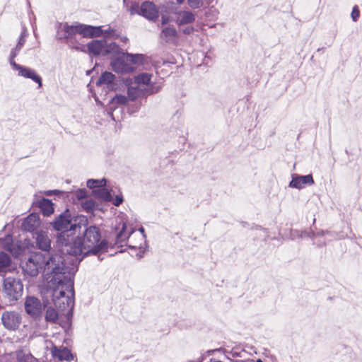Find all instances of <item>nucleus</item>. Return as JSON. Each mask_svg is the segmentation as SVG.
Here are the masks:
<instances>
[{"label":"nucleus","instance_id":"f257e3e1","mask_svg":"<svg viewBox=\"0 0 362 362\" xmlns=\"http://www.w3.org/2000/svg\"><path fill=\"white\" fill-rule=\"evenodd\" d=\"M76 272L74 262H68L62 254L51 253L45 261L44 273L52 276L47 292L59 310H64L74 305V276Z\"/></svg>","mask_w":362,"mask_h":362},{"label":"nucleus","instance_id":"f03ea898","mask_svg":"<svg viewBox=\"0 0 362 362\" xmlns=\"http://www.w3.org/2000/svg\"><path fill=\"white\" fill-rule=\"evenodd\" d=\"M84 227L81 235L74 236L65 253L66 255L76 257V259H69L68 257L64 256L68 262H74L76 267L86 257L106 252L109 245L108 241L102 238L99 227L95 225L88 226V223Z\"/></svg>","mask_w":362,"mask_h":362},{"label":"nucleus","instance_id":"7ed1b4c3","mask_svg":"<svg viewBox=\"0 0 362 362\" xmlns=\"http://www.w3.org/2000/svg\"><path fill=\"white\" fill-rule=\"evenodd\" d=\"M88 224V218L83 215H75L66 208L63 212L56 216L50 222V226L56 232L55 247L65 255L78 230Z\"/></svg>","mask_w":362,"mask_h":362},{"label":"nucleus","instance_id":"20e7f679","mask_svg":"<svg viewBox=\"0 0 362 362\" xmlns=\"http://www.w3.org/2000/svg\"><path fill=\"white\" fill-rule=\"evenodd\" d=\"M86 47L87 53L94 57H105L111 53H117L120 49L116 42L107 43L105 40H93Z\"/></svg>","mask_w":362,"mask_h":362},{"label":"nucleus","instance_id":"39448f33","mask_svg":"<svg viewBox=\"0 0 362 362\" xmlns=\"http://www.w3.org/2000/svg\"><path fill=\"white\" fill-rule=\"evenodd\" d=\"M23 284L21 279L6 277L4 280L3 292L9 302L17 301L23 295Z\"/></svg>","mask_w":362,"mask_h":362},{"label":"nucleus","instance_id":"423d86ee","mask_svg":"<svg viewBox=\"0 0 362 362\" xmlns=\"http://www.w3.org/2000/svg\"><path fill=\"white\" fill-rule=\"evenodd\" d=\"M47 300L42 303L35 296H28L25 301V310L26 313L35 320H38L42 315V307H47Z\"/></svg>","mask_w":362,"mask_h":362},{"label":"nucleus","instance_id":"0eeeda50","mask_svg":"<svg viewBox=\"0 0 362 362\" xmlns=\"http://www.w3.org/2000/svg\"><path fill=\"white\" fill-rule=\"evenodd\" d=\"M41 255H31L25 262L21 263V267L25 274L30 276H36L41 269Z\"/></svg>","mask_w":362,"mask_h":362},{"label":"nucleus","instance_id":"6e6552de","mask_svg":"<svg viewBox=\"0 0 362 362\" xmlns=\"http://www.w3.org/2000/svg\"><path fill=\"white\" fill-rule=\"evenodd\" d=\"M128 62L129 61L123 52L121 56L113 59L110 62V65L113 71L116 73L129 74L133 72L135 68L131 64H129Z\"/></svg>","mask_w":362,"mask_h":362},{"label":"nucleus","instance_id":"1a4fd4ad","mask_svg":"<svg viewBox=\"0 0 362 362\" xmlns=\"http://www.w3.org/2000/svg\"><path fill=\"white\" fill-rule=\"evenodd\" d=\"M138 15L143 16L150 21L155 22L159 16V11L153 2L144 1L140 6Z\"/></svg>","mask_w":362,"mask_h":362},{"label":"nucleus","instance_id":"9d476101","mask_svg":"<svg viewBox=\"0 0 362 362\" xmlns=\"http://www.w3.org/2000/svg\"><path fill=\"white\" fill-rule=\"evenodd\" d=\"M2 324L4 327L9 330H16L21 322V317L17 312L6 311L1 316Z\"/></svg>","mask_w":362,"mask_h":362},{"label":"nucleus","instance_id":"9b49d317","mask_svg":"<svg viewBox=\"0 0 362 362\" xmlns=\"http://www.w3.org/2000/svg\"><path fill=\"white\" fill-rule=\"evenodd\" d=\"M291 180L288 187L298 189H303L306 185L310 186L315 183L313 177L311 174L300 175L296 173L292 174Z\"/></svg>","mask_w":362,"mask_h":362},{"label":"nucleus","instance_id":"f8f14e48","mask_svg":"<svg viewBox=\"0 0 362 362\" xmlns=\"http://www.w3.org/2000/svg\"><path fill=\"white\" fill-rule=\"evenodd\" d=\"M13 69L18 70V75L23 76L26 78H30L34 82L38 84V88H41L42 86V80L41 76L36 73V71L29 67H26L18 64H13Z\"/></svg>","mask_w":362,"mask_h":362},{"label":"nucleus","instance_id":"ddd939ff","mask_svg":"<svg viewBox=\"0 0 362 362\" xmlns=\"http://www.w3.org/2000/svg\"><path fill=\"white\" fill-rule=\"evenodd\" d=\"M33 238L35 240V244L38 249L49 252L51 250V240L47 232L42 230H37L33 233Z\"/></svg>","mask_w":362,"mask_h":362},{"label":"nucleus","instance_id":"4468645a","mask_svg":"<svg viewBox=\"0 0 362 362\" xmlns=\"http://www.w3.org/2000/svg\"><path fill=\"white\" fill-rule=\"evenodd\" d=\"M40 225V216L37 213H32L28 215L21 224V230L30 232L33 234L35 230Z\"/></svg>","mask_w":362,"mask_h":362},{"label":"nucleus","instance_id":"2eb2a0df","mask_svg":"<svg viewBox=\"0 0 362 362\" xmlns=\"http://www.w3.org/2000/svg\"><path fill=\"white\" fill-rule=\"evenodd\" d=\"M103 33V30L101 26L81 24L80 34L82 35L83 37H98L102 35Z\"/></svg>","mask_w":362,"mask_h":362},{"label":"nucleus","instance_id":"dca6fc26","mask_svg":"<svg viewBox=\"0 0 362 362\" xmlns=\"http://www.w3.org/2000/svg\"><path fill=\"white\" fill-rule=\"evenodd\" d=\"M51 352L54 358H57L61 361H71L74 359V355L67 347L54 346L52 348Z\"/></svg>","mask_w":362,"mask_h":362},{"label":"nucleus","instance_id":"f3484780","mask_svg":"<svg viewBox=\"0 0 362 362\" xmlns=\"http://www.w3.org/2000/svg\"><path fill=\"white\" fill-rule=\"evenodd\" d=\"M125 85L128 86L127 88V100H130L132 101H134L136 99L139 98H144L142 88L137 86L136 87L130 86L132 83V78H126L123 79Z\"/></svg>","mask_w":362,"mask_h":362},{"label":"nucleus","instance_id":"a211bd4d","mask_svg":"<svg viewBox=\"0 0 362 362\" xmlns=\"http://www.w3.org/2000/svg\"><path fill=\"white\" fill-rule=\"evenodd\" d=\"M40 208L44 216H49L54 211V204L51 200L47 198H42L33 203Z\"/></svg>","mask_w":362,"mask_h":362},{"label":"nucleus","instance_id":"6ab92c4d","mask_svg":"<svg viewBox=\"0 0 362 362\" xmlns=\"http://www.w3.org/2000/svg\"><path fill=\"white\" fill-rule=\"evenodd\" d=\"M115 78V76L112 73L104 71L96 81V86L107 85L108 89H116V84L114 83Z\"/></svg>","mask_w":362,"mask_h":362},{"label":"nucleus","instance_id":"aec40b11","mask_svg":"<svg viewBox=\"0 0 362 362\" xmlns=\"http://www.w3.org/2000/svg\"><path fill=\"white\" fill-rule=\"evenodd\" d=\"M81 24L77 23L76 25H69L65 23L63 25L64 35L58 37L59 40H69L71 39L76 33L80 34Z\"/></svg>","mask_w":362,"mask_h":362},{"label":"nucleus","instance_id":"412c9836","mask_svg":"<svg viewBox=\"0 0 362 362\" xmlns=\"http://www.w3.org/2000/svg\"><path fill=\"white\" fill-rule=\"evenodd\" d=\"M180 17L175 20V23L180 27L184 25L190 24L195 21L194 14L189 11H182L176 13Z\"/></svg>","mask_w":362,"mask_h":362},{"label":"nucleus","instance_id":"4be33fe9","mask_svg":"<svg viewBox=\"0 0 362 362\" xmlns=\"http://www.w3.org/2000/svg\"><path fill=\"white\" fill-rule=\"evenodd\" d=\"M124 56L127 58L129 62L135 65H144L148 57L143 54H132L129 52H124Z\"/></svg>","mask_w":362,"mask_h":362},{"label":"nucleus","instance_id":"5701e85b","mask_svg":"<svg viewBox=\"0 0 362 362\" xmlns=\"http://www.w3.org/2000/svg\"><path fill=\"white\" fill-rule=\"evenodd\" d=\"M177 37V30L173 27H165L162 30L160 33V38L166 43L173 41Z\"/></svg>","mask_w":362,"mask_h":362},{"label":"nucleus","instance_id":"b1692460","mask_svg":"<svg viewBox=\"0 0 362 362\" xmlns=\"http://www.w3.org/2000/svg\"><path fill=\"white\" fill-rule=\"evenodd\" d=\"M91 194L94 197L103 199L105 202H110L112 200V196L110 191L104 187L93 189Z\"/></svg>","mask_w":362,"mask_h":362},{"label":"nucleus","instance_id":"393cba45","mask_svg":"<svg viewBox=\"0 0 362 362\" xmlns=\"http://www.w3.org/2000/svg\"><path fill=\"white\" fill-rule=\"evenodd\" d=\"M146 86L147 87L142 88L143 96L145 98L148 95L158 93L161 89L160 85H157L155 83H150L149 85Z\"/></svg>","mask_w":362,"mask_h":362},{"label":"nucleus","instance_id":"a878e982","mask_svg":"<svg viewBox=\"0 0 362 362\" xmlns=\"http://www.w3.org/2000/svg\"><path fill=\"white\" fill-rule=\"evenodd\" d=\"M47 310L45 312V320L47 322L55 323L59 317V314L57 311L53 308L52 307H47Z\"/></svg>","mask_w":362,"mask_h":362},{"label":"nucleus","instance_id":"bb28decb","mask_svg":"<svg viewBox=\"0 0 362 362\" xmlns=\"http://www.w3.org/2000/svg\"><path fill=\"white\" fill-rule=\"evenodd\" d=\"M107 180L105 178L100 180L89 179L87 181V187L90 189H99L106 185Z\"/></svg>","mask_w":362,"mask_h":362},{"label":"nucleus","instance_id":"cd10ccee","mask_svg":"<svg viewBox=\"0 0 362 362\" xmlns=\"http://www.w3.org/2000/svg\"><path fill=\"white\" fill-rule=\"evenodd\" d=\"M151 74L141 73L134 77L135 83L139 86L140 84L149 85L151 83Z\"/></svg>","mask_w":362,"mask_h":362},{"label":"nucleus","instance_id":"c85d7f7f","mask_svg":"<svg viewBox=\"0 0 362 362\" xmlns=\"http://www.w3.org/2000/svg\"><path fill=\"white\" fill-rule=\"evenodd\" d=\"M11 259L10 256L5 252H0V272L11 265Z\"/></svg>","mask_w":362,"mask_h":362},{"label":"nucleus","instance_id":"c756f323","mask_svg":"<svg viewBox=\"0 0 362 362\" xmlns=\"http://www.w3.org/2000/svg\"><path fill=\"white\" fill-rule=\"evenodd\" d=\"M82 208L88 214H92L95 209L96 202L92 199H86L82 202Z\"/></svg>","mask_w":362,"mask_h":362},{"label":"nucleus","instance_id":"7c9ffc66","mask_svg":"<svg viewBox=\"0 0 362 362\" xmlns=\"http://www.w3.org/2000/svg\"><path fill=\"white\" fill-rule=\"evenodd\" d=\"M127 224L123 223L121 230L117 234L116 243H122L129 238V235L126 233Z\"/></svg>","mask_w":362,"mask_h":362},{"label":"nucleus","instance_id":"2f4dec72","mask_svg":"<svg viewBox=\"0 0 362 362\" xmlns=\"http://www.w3.org/2000/svg\"><path fill=\"white\" fill-rule=\"evenodd\" d=\"M127 97L121 95L117 94L114 98H112L110 100V103L112 104H118V105H125L127 103Z\"/></svg>","mask_w":362,"mask_h":362},{"label":"nucleus","instance_id":"473e14b6","mask_svg":"<svg viewBox=\"0 0 362 362\" xmlns=\"http://www.w3.org/2000/svg\"><path fill=\"white\" fill-rule=\"evenodd\" d=\"M21 49L22 48H21L18 46H16L11 51L8 59H9V63H10L11 66H12V68L13 67V64H16V62L14 61V59L18 55Z\"/></svg>","mask_w":362,"mask_h":362},{"label":"nucleus","instance_id":"72a5a7b5","mask_svg":"<svg viewBox=\"0 0 362 362\" xmlns=\"http://www.w3.org/2000/svg\"><path fill=\"white\" fill-rule=\"evenodd\" d=\"M204 0H187L189 6L193 9L199 8L203 5Z\"/></svg>","mask_w":362,"mask_h":362},{"label":"nucleus","instance_id":"f704fd0d","mask_svg":"<svg viewBox=\"0 0 362 362\" xmlns=\"http://www.w3.org/2000/svg\"><path fill=\"white\" fill-rule=\"evenodd\" d=\"M75 195L78 200H81L88 197V192L85 188H81L76 191Z\"/></svg>","mask_w":362,"mask_h":362},{"label":"nucleus","instance_id":"c9c22d12","mask_svg":"<svg viewBox=\"0 0 362 362\" xmlns=\"http://www.w3.org/2000/svg\"><path fill=\"white\" fill-rule=\"evenodd\" d=\"M141 106V103H136L134 104L129 105L128 106L127 112L129 114L135 113V112H138Z\"/></svg>","mask_w":362,"mask_h":362},{"label":"nucleus","instance_id":"e433bc0d","mask_svg":"<svg viewBox=\"0 0 362 362\" xmlns=\"http://www.w3.org/2000/svg\"><path fill=\"white\" fill-rule=\"evenodd\" d=\"M351 16L353 21L356 22L358 21L360 16V11L358 6L356 5L353 7Z\"/></svg>","mask_w":362,"mask_h":362},{"label":"nucleus","instance_id":"4c0bfd02","mask_svg":"<svg viewBox=\"0 0 362 362\" xmlns=\"http://www.w3.org/2000/svg\"><path fill=\"white\" fill-rule=\"evenodd\" d=\"M129 248L134 250H138L136 252L135 256L137 257L138 259H141L144 257V254L145 252V250L142 249L141 247L137 248L136 246H129Z\"/></svg>","mask_w":362,"mask_h":362},{"label":"nucleus","instance_id":"58836bf2","mask_svg":"<svg viewBox=\"0 0 362 362\" xmlns=\"http://www.w3.org/2000/svg\"><path fill=\"white\" fill-rule=\"evenodd\" d=\"M307 233L305 231H301L297 230H291V236L292 239L298 238H303Z\"/></svg>","mask_w":362,"mask_h":362},{"label":"nucleus","instance_id":"ea45409f","mask_svg":"<svg viewBox=\"0 0 362 362\" xmlns=\"http://www.w3.org/2000/svg\"><path fill=\"white\" fill-rule=\"evenodd\" d=\"M123 201H124V199H123L122 195L121 194H117V195L115 196V197L112 200V204L115 206H120L122 204Z\"/></svg>","mask_w":362,"mask_h":362},{"label":"nucleus","instance_id":"a19ab883","mask_svg":"<svg viewBox=\"0 0 362 362\" xmlns=\"http://www.w3.org/2000/svg\"><path fill=\"white\" fill-rule=\"evenodd\" d=\"M139 8H140V6H139V4H134L132 5V6L129 9L130 13L132 15L138 14V13H139Z\"/></svg>","mask_w":362,"mask_h":362},{"label":"nucleus","instance_id":"79ce46f5","mask_svg":"<svg viewBox=\"0 0 362 362\" xmlns=\"http://www.w3.org/2000/svg\"><path fill=\"white\" fill-rule=\"evenodd\" d=\"M68 309V311L66 314V320L71 323V318H72V316H73V310H74V306H71Z\"/></svg>","mask_w":362,"mask_h":362},{"label":"nucleus","instance_id":"37998d69","mask_svg":"<svg viewBox=\"0 0 362 362\" xmlns=\"http://www.w3.org/2000/svg\"><path fill=\"white\" fill-rule=\"evenodd\" d=\"M115 30L114 29H112L110 27H109L106 30H103V33L105 36L110 37V36H114Z\"/></svg>","mask_w":362,"mask_h":362},{"label":"nucleus","instance_id":"c03bdc74","mask_svg":"<svg viewBox=\"0 0 362 362\" xmlns=\"http://www.w3.org/2000/svg\"><path fill=\"white\" fill-rule=\"evenodd\" d=\"M194 31V28L192 26H187L182 30V33L185 35H191Z\"/></svg>","mask_w":362,"mask_h":362},{"label":"nucleus","instance_id":"a18cd8bd","mask_svg":"<svg viewBox=\"0 0 362 362\" xmlns=\"http://www.w3.org/2000/svg\"><path fill=\"white\" fill-rule=\"evenodd\" d=\"M25 42V38L19 37L16 46L22 48L23 47Z\"/></svg>","mask_w":362,"mask_h":362},{"label":"nucleus","instance_id":"49530a36","mask_svg":"<svg viewBox=\"0 0 362 362\" xmlns=\"http://www.w3.org/2000/svg\"><path fill=\"white\" fill-rule=\"evenodd\" d=\"M62 192L58 189H54V190H49L46 192V194L48 196H51L52 194H59Z\"/></svg>","mask_w":362,"mask_h":362},{"label":"nucleus","instance_id":"de8ad7c7","mask_svg":"<svg viewBox=\"0 0 362 362\" xmlns=\"http://www.w3.org/2000/svg\"><path fill=\"white\" fill-rule=\"evenodd\" d=\"M27 35H28L27 28L25 26H23L22 30H21V35L19 37L25 38Z\"/></svg>","mask_w":362,"mask_h":362},{"label":"nucleus","instance_id":"09e8293b","mask_svg":"<svg viewBox=\"0 0 362 362\" xmlns=\"http://www.w3.org/2000/svg\"><path fill=\"white\" fill-rule=\"evenodd\" d=\"M71 48L76 51L87 52V51L85 49V48L82 46L76 45V46L71 47Z\"/></svg>","mask_w":362,"mask_h":362},{"label":"nucleus","instance_id":"8fccbe9b","mask_svg":"<svg viewBox=\"0 0 362 362\" xmlns=\"http://www.w3.org/2000/svg\"><path fill=\"white\" fill-rule=\"evenodd\" d=\"M168 22H169V17L167 16L163 15L161 17V24L163 25L167 24Z\"/></svg>","mask_w":362,"mask_h":362},{"label":"nucleus","instance_id":"3c124183","mask_svg":"<svg viewBox=\"0 0 362 362\" xmlns=\"http://www.w3.org/2000/svg\"><path fill=\"white\" fill-rule=\"evenodd\" d=\"M231 362H253L254 361L252 359H247V360H233L230 359Z\"/></svg>","mask_w":362,"mask_h":362},{"label":"nucleus","instance_id":"603ef678","mask_svg":"<svg viewBox=\"0 0 362 362\" xmlns=\"http://www.w3.org/2000/svg\"><path fill=\"white\" fill-rule=\"evenodd\" d=\"M139 231L143 235V237L146 238V234H145V230L144 228V227H140L139 228Z\"/></svg>","mask_w":362,"mask_h":362},{"label":"nucleus","instance_id":"864d4df0","mask_svg":"<svg viewBox=\"0 0 362 362\" xmlns=\"http://www.w3.org/2000/svg\"><path fill=\"white\" fill-rule=\"evenodd\" d=\"M328 233H329V232H328V231H327V230H326V231H325V230H321V231L318 232V233L316 234V235H317V236H322V235H325V234Z\"/></svg>","mask_w":362,"mask_h":362},{"label":"nucleus","instance_id":"5fc2aeb1","mask_svg":"<svg viewBox=\"0 0 362 362\" xmlns=\"http://www.w3.org/2000/svg\"><path fill=\"white\" fill-rule=\"evenodd\" d=\"M232 356H233V357H240V356H240V353H238V352H236V351L233 352V353H232Z\"/></svg>","mask_w":362,"mask_h":362},{"label":"nucleus","instance_id":"6e6d98bb","mask_svg":"<svg viewBox=\"0 0 362 362\" xmlns=\"http://www.w3.org/2000/svg\"><path fill=\"white\" fill-rule=\"evenodd\" d=\"M178 5H181L184 3L185 0H176Z\"/></svg>","mask_w":362,"mask_h":362},{"label":"nucleus","instance_id":"4d7b16f0","mask_svg":"<svg viewBox=\"0 0 362 362\" xmlns=\"http://www.w3.org/2000/svg\"><path fill=\"white\" fill-rule=\"evenodd\" d=\"M92 71H93V70H92V69H91V70H88V71H86V75H88V76L90 75V74L92 73Z\"/></svg>","mask_w":362,"mask_h":362},{"label":"nucleus","instance_id":"13d9d810","mask_svg":"<svg viewBox=\"0 0 362 362\" xmlns=\"http://www.w3.org/2000/svg\"><path fill=\"white\" fill-rule=\"evenodd\" d=\"M257 362H264V361H262L261 359L259 358L257 360Z\"/></svg>","mask_w":362,"mask_h":362}]
</instances>
